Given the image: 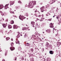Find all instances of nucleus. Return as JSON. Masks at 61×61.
<instances>
[{
  "label": "nucleus",
  "mask_w": 61,
  "mask_h": 61,
  "mask_svg": "<svg viewBox=\"0 0 61 61\" xmlns=\"http://www.w3.org/2000/svg\"><path fill=\"white\" fill-rule=\"evenodd\" d=\"M50 7V5L48 4H47V5L45 6V7L44 6H43L40 8L41 11V12H43L44 11H47V9L48 8L49 9V7Z\"/></svg>",
  "instance_id": "nucleus-1"
},
{
  "label": "nucleus",
  "mask_w": 61,
  "mask_h": 61,
  "mask_svg": "<svg viewBox=\"0 0 61 61\" xmlns=\"http://www.w3.org/2000/svg\"><path fill=\"white\" fill-rule=\"evenodd\" d=\"M36 1H32V2H30L29 3V5L28 6V7L30 8H32L34 6V5H36Z\"/></svg>",
  "instance_id": "nucleus-2"
},
{
  "label": "nucleus",
  "mask_w": 61,
  "mask_h": 61,
  "mask_svg": "<svg viewBox=\"0 0 61 61\" xmlns=\"http://www.w3.org/2000/svg\"><path fill=\"white\" fill-rule=\"evenodd\" d=\"M34 36L35 37L37 38V39H38L37 41L39 42L41 41V39L39 38V37H38V36H36H36L35 35H34Z\"/></svg>",
  "instance_id": "nucleus-3"
},
{
  "label": "nucleus",
  "mask_w": 61,
  "mask_h": 61,
  "mask_svg": "<svg viewBox=\"0 0 61 61\" xmlns=\"http://www.w3.org/2000/svg\"><path fill=\"white\" fill-rule=\"evenodd\" d=\"M19 18L20 20H22L21 19H25V18H26L25 17H24V16H23L21 15H20V16H19Z\"/></svg>",
  "instance_id": "nucleus-4"
},
{
  "label": "nucleus",
  "mask_w": 61,
  "mask_h": 61,
  "mask_svg": "<svg viewBox=\"0 0 61 61\" xmlns=\"http://www.w3.org/2000/svg\"><path fill=\"white\" fill-rule=\"evenodd\" d=\"M54 23H51L50 25V27L51 28H53L54 27Z\"/></svg>",
  "instance_id": "nucleus-5"
},
{
  "label": "nucleus",
  "mask_w": 61,
  "mask_h": 61,
  "mask_svg": "<svg viewBox=\"0 0 61 61\" xmlns=\"http://www.w3.org/2000/svg\"><path fill=\"white\" fill-rule=\"evenodd\" d=\"M8 5H9V4L5 5V6L4 9H6L7 8H9V7H8Z\"/></svg>",
  "instance_id": "nucleus-6"
},
{
  "label": "nucleus",
  "mask_w": 61,
  "mask_h": 61,
  "mask_svg": "<svg viewBox=\"0 0 61 61\" xmlns=\"http://www.w3.org/2000/svg\"><path fill=\"white\" fill-rule=\"evenodd\" d=\"M18 28V26H17V25H13V29H17Z\"/></svg>",
  "instance_id": "nucleus-7"
},
{
  "label": "nucleus",
  "mask_w": 61,
  "mask_h": 61,
  "mask_svg": "<svg viewBox=\"0 0 61 61\" xmlns=\"http://www.w3.org/2000/svg\"><path fill=\"white\" fill-rule=\"evenodd\" d=\"M10 49L11 51H13V50H15V48L14 47H10Z\"/></svg>",
  "instance_id": "nucleus-8"
},
{
  "label": "nucleus",
  "mask_w": 61,
  "mask_h": 61,
  "mask_svg": "<svg viewBox=\"0 0 61 61\" xmlns=\"http://www.w3.org/2000/svg\"><path fill=\"white\" fill-rule=\"evenodd\" d=\"M31 25H31L32 26H33V27H35V26L34 25H35V22H34V21H31Z\"/></svg>",
  "instance_id": "nucleus-9"
},
{
  "label": "nucleus",
  "mask_w": 61,
  "mask_h": 61,
  "mask_svg": "<svg viewBox=\"0 0 61 61\" xmlns=\"http://www.w3.org/2000/svg\"><path fill=\"white\" fill-rule=\"evenodd\" d=\"M61 43L60 42H58L57 43V46L58 47H59V46H61Z\"/></svg>",
  "instance_id": "nucleus-10"
},
{
  "label": "nucleus",
  "mask_w": 61,
  "mask_h": 61,
  "mask_svg": "<svg viewBox=\"0 0 61 61\" xmlns=\"http://www.w3.org/2000/svg\"><path fill=\"white\" fill-rule=\"evenodd\" d=\"M55 1H54L53 0H51L50 2V4H53V3H55Z\"/></svg>",
  "instance_id": "nucleus-11"
},
{
  "label": "nucleus",
  "mask_w": 61,
  "mask_h": 61,
  "mask_svg": "<svg viewBox=\"0 0 61 61\" xmlns=\"http://www.w3.org/2000/svg\"><path fill=\"white\" fill-rule=\"evenodd\" d=\"M46 32H48V33H50V32H51V31L50 30H46Z\"/></svg>",
  "instance_id": "nucleus-12"
},
{
  "label": "nucleus",
  "mask_w": 61,
  "mask_h": 61,
  "mask_svg": "<svg viewBox=\"0 0 61 61\" xmlns=\"http://www.w3.org/2000/svg\"><path fill=\"white\" fill-rule=\"evenodd\" d=\"M49 53L51 55H53L54 54V52H53L52 51H50Z\"/></svg>",
  "instance_id": "nucleus-13"
},
{
  "label": "nucleus",
  "mask_w": 61,
  "mask_h": 61,
  "mask_svg": "<svg viewBox=\"0 0 61 61\" xmlns=\"http://www.w3.org/2000/svg\"><path fill=\"white\" fill-rule=\"evenodd\" d=\"M4 7V6H3V5H0V9H2Z\"/></svg>",
  "instance_id": "nucleus-14"
},
{
  "label": "nucleus",
  "mask_w": 61,
  "mask_h": 61,
  "mask_svg": "<svg viewBox=\"0 0 61 61\" xmlns=\"http://www.w3.org/2000/svg\"><path fill=\"white\" fill-rule=\"evenodd\" d=\"M12 26L11 25H9L8 26V28L9 29H10V28H12Z\"/></svg>",
  "instance_id": "nucleus-15"
},
{
  "label": "nucleus",
  "mask_w": 61,
  "mask_h": 61,
  "mask_svg": "<svg viewBox=\"0 0 61 61\" xmlns=\"http://www.w3.org/2000/svg\"><path fill=\"white\" fill-rule=\"evenodd\" d=\"M7 25V24H4L3 25H2L4 27V28L5 27H6V25Z\"/></svg>",
  "instance_id": "nucleus-16"
},
{
  "label": "nucleus",
  "mask_w": 61,
  "mask_h": 61,
  "mask_svg": "<svg viewBox=\"0 0 61 61\" xmlns=\"http://www.w3.org/2000/svg\"><path fill=\"white\" fill-rule=\"evenodd\" d=\"M14 3H15V1H11L10 4L11 5H13L14 4Z\"/></svg>",
  "instance_id": "nucleus-17"
},
{
  "label": "nucleus",
  "mask_w": 61,
  "mask_h": 61,
  "mask_svg": "<svg viewBox=\"0 0 61 61\" xmlns=\"http://www.w3.org/2000/svg\"><path fill=\"white\" fill-rule=\"evenodd\" d=\"M15 42H16V44H18V43H19V44H19V41H18L16 40V41Z\"/></svg>",
  "instance_id": "nucleus-18"
},
{
  "label": "nucleus",
  "mask_w": 61,
  "mask_h": 61,
  "mask_svg": "<svg viewBox=\"0 0 61 61\" xmlns=\"http://www.w3.org/2000/svg\"><path fill=\"white\" fill-rule=\"evenodd\" d=\"M10 23L11 24H13L14 23V21L13 20H11L10 21Z\"/></svg>",
  "instance_id": "nucleus-19"
},
{
  "label": "nucleus",
  "mask_w": 61,
  "mask_h": 61,
  "mask_svg": "<svg viewBox=\"0 0 61 61\" xmlns=\"http://www.w3.org/2000/svg\"><path fill=\"white\" fill-rule=\"evenodd\" d=\"M6 41H8V40H9V39H10V38L9 37H6Z\"/></svg>",
  "instance_id": "nucleus-20"
},
{
  "label": "nucleus",
  "mask_w": 61,
  "mask_h": 61,
  "mask_svg": "<svg viewBox=\"0 0 61 61\" xmlns=\"http://www.w3.org/2000/svg\"><path fill=\"white\" fill-rule=\"evenodd\" d=\"M26 28L27 29V28H25V27H24L23 28L22 30H26Z\"/></svg>",
  "instance_id": "nucleus-21"
},
{
  "label": "nucleus",
  "mask_w": 61,
  "mask_h": 61,
  "mask_svg": "<svg viewBox=\"0 0 61 61\" xmlns=\"http://www.w3.org/2000/svg\"><path fill=\"white\" fill-rule=\"evenodd\" d=\"M25 15L27 17L28 16V13H26L25 14Z\"/></svg>",
  "instance_id": "nucleus-22"
},
{
  "label": "nucleus",
  "mask_w": 61,
  "mask_h": 61,
  "mask_svg": "<svg viewBox=\"0 0 61 61\" xmlns=\"http://www.w3.org/2000/svg\"><path fill=\"white\" fill-rule=\"evenodd\" d=\"M22 50V48L20 47H19L18 50Z\"/></svg>",
  "instance_id": "nucleus-23"
},
{
  "label": "nucleus",
  "mask_w": 61,
  "mask_h": 61,
  "mask_svg": "<svg viewBox=\"0 0 61 61\" xmlns=\"http://www.w3.org/2000/svg\"><path fill=\"white\" fill-rule=\"evenodd\" d=\"M26 45L27 46H30V44L29 43H27L26 44Z\"/></svg>",
  "instance_id": "nucleus-24"
},
{
  "label": "nucleus",
  "mask_w": 61,
  "mask_h": 61,
  "mask_svg": "<svg viewBox=\"0 0 61 61\" xmlns=\"http://www.w3.org/2000/svg\"><path fill=\"white\" fill-rule=\"evenodd\" d=\"M47 61H50V58H48L47 59Z\"/></svg>",
  "instance_id": "nucleus-25"
},
{
  "label": "nucleus",
  "mask_w": 61,
  "mask_h": 61,
  "mask_svg": "<svg viewBox=\"0 0 61 61\" xmlns=\"http://www.w3.org/2000/svg\"><path fill=\"white\" fill-rule=\"evenodd\" d=\"M30 59L31 61H34V58H31Z\"/></svg>",
  "instance_id": "nucleus-26"
},
{
  "label": "nucleus",
  "mask_w": 61,
  "mask_h": 61,
  "mask_svg": "<svg viewBox=\"0 0 61 61\" xmlns=\"http://www.w3.org/2000/svg\"><path fill=\"white\" fill-rule=\"evenodd\" d=\"M10 13H11V14H14V12H12V11H10Z\"/></svg>",
  "instance_id": "nucleus-27"
},
{
  "label": "nucleus",
  "mask_w": 61,
  "mask_h": 61,
  "mask_svg": "<svg viewBox=\"0 0 61 61\" xmlns=\"http://www.w3.org/2000/svg\"><path fill=\"white\" fill-rule=\"evenodd\" d=\"M21 60H23L24 59V57H23L22 56H21Z\"/></svg>",
  "instance_id": "nucleus-28"
},
{
  "label": "nucleus",
  "mask_w": 61,
  "mask_h": 61,
  "mask_svg": "<svg viewBox=\"0 0 61 61\" xmlns=\"http://www.w3.org/2000/svg\"><path fill=\"white\" fill-rule=\"evenodd\" d=\"M20 36V35H19V34H18L17 35V37L18 38H19V37Z\"/></svg>",
  "instance_id": "nucleus-29"
},
{
  "label": "nucleus",
  "mask_w": 61,
  "mask_h": 61,
  "mask_svg": "<svg viewBox=\"0 0 61 61\" xmlns=\"http://www.w3.org/2000/svg\"><path fill=\"white\" fill-rule=\"evenodd\" d=\"M58 10H59V9H58V8H57L56 10V12H58Z\"/></svg>",
  "instance_id": "nucleus-30"
},
{
  "label": "nucleus",
  "mask_w": 61,
  "mask_h": 61,
  "mask_svg": "<svg viewBox=\"0 0 61 61\" xmlns=\"http://www.w3.org/2000/svg\"><path fill=\"white\" fill-rule=\"evenodd\" d=\"M51 20H52V18H51V19H50L47 20V21H51Z\"/></svg>",
  "instance_id": "nucleus-31"
},
{
  "label": "nucleus",
  "mask_w": 61,
  "mask_h": 61,
  "mask_svg": "<svg viewBox=\"0 0 61 61\" xmlns=\"http://www.w3.org/2000/svg\"><path fill=\"white\" fill-rule=\"evenodd\" d=\"M11 46H13L14 45V43L12 42L11 43Z\"/></svg>",
  "instance_id": "nucleus-32"
},
{
  "label": "nucleus",
  "mask_w": 61,
  "mask_h": 61,
  "mask_svg": "<svg viewBox=\"0 0 61 61\" xmlns=\"http://www.w3.org/2000/svg\"><path fill=\"white\" fill-rule=\"evenodd\" d=\"M26 36V33L25 34V35H24V38H25Z\"/></svg>",
  "instance_id": "nucleus-33"
},
{
  "label": "nucleus",
  "mask_w": 61,
  "mask_h": 61,
  "mask_svg": "<svg viewBox=\"0 0 61 61\" xmlns=\"http://www.w3.org/2000/svg\"><path fill=\"white\" fill-rule=\"evenodd\" d=\"M56 19H59V17L57 16H56Z\"/></svg>",
  "instance_id": "nucleus-34"
},
{
  "label": "nucleus",
  "mask_w": 61,
  "mask_h": 61,
  "mask_svg": "<svg viewBox=\"0 0 61 61\" xmlns=\"http://www.w3.org/2000/svg\"><path fill=\"white\" fill-rule=\"evenodd\" d=\"M11 32H12V31H11V30H10V32H8V34H9V33H11Z\"/></svg>",
  "instance_id": "nucleus-35"
},
{
  "label": "nucleus",
  "mask_w": 61,
  "mask_h": 61,
  "mask_svg": "<svg viewBox=\"0 0 61 61\" xmlns=\"http://www.w3.org/2000/svg\"><path fill=\"white\" fill-rule=\"evenodd\" d=\"M35 16H36V17H38V16H37V14L36 13L35 14Z\"/></svg>",
  "instance_id": "nucleus-36"
},
{
  "label": "nucleus",
  "mask_w": 61,
  "mask_h": 61,
  "mask_svg": "<svg viewBox=\"0 0 61 61\" xmlns=\"http://www.w3.org/2000/svg\"><path fill=\"white\" fill-rule=\"evenodd\" d=\"M42 60L43 61H45V60H46V59L44 58H43L42 59Z\"/></svg>",
  "instance_id": "nucleus-37"
},
{
  "label": "nucleus",
  "mask_w": 61,
  "mask_h": 61,
  "mask_svg": "<svg viewBox=\"0 0 61 61\" xmlns=\"http://www.w3.org/2000/svg\"><path fill=\"white\" fill-rule=\"evenodd\" d=\"M18 3L20 4H21V3H22V2H21L20 1H19Z\"/></svg>",
  "instance_id": "nucleus-38"
},
{
  "label": "nucleus",
  "mask_w": 61,
  "mask_h": 61,
  "mask_svg": "<svg viewBox=\"0 0 61 61\" xmlns=\"http://www.w3.org/2000/svg\"><path fill=\"white\" fill-rule=\"evenodd\" d=\"M1 15L2 16H3V15H4V14L3 13V12H2V13H1Z\"/></svg>",
  "instance_id": "nucleus-39"
},
{
  "label": "nucleus",
  "mask_w": 61,
  "mask_h": 61,
  "mask_svg": "<svg viewBox=\"0 0 61 61\" xmlns=\"http://www.w3.org/2000/svg\"><path fill=\"white\" fill-rule=\"evenodd\" d=\"M13 16L15 17H16V18H17V17L15 15H13Z\"/></svg>",
  "instance_id": "nucleus-40"
},
{
  "label": "nucleus",
  "mask_w": 61,
  "mask_h": 61,
  "mask_svg": "<svg viewBox=\"0 0 61 61\" xmlns=\"http://www.w3.org/2000/svg\"><path fill=\"white\" fill-rule=\"evenodd\" d=\"M45 19L44 18H43V17H42L41 18V19H42V20H44Z\"/></svg>",
  "instance_id": "nucleus-41"
},
{
  "label": "nucleus",
  "mask_w": 61,
  "mask_h": 61,
  "mask_svg": "<svg viewBox=\"0 0 61 61\" xmlns=\"http://www.w3.org/2000/svg\"><path fill=\"white\" fill-rule=\"evenodd\" d=\"M55 28H53V33H54V30H55Z\"/></svg>",
  "instance_id": "nucleus-42"
},
{
  "label": "nucleus",
  "mask_w": 61,
  "mask_h": 61,
  "mask_svg": "<svg viewBox=\"0 0 61 61\" xmlns=\"http://www.w3.org/2000/svg\"><path fill=\"white\" fill-rule=\"evenodd\" d=\"M31 51H32V52H33V51H34V50H33V49H31Z\"/></svg>",
  "instance_id": "nucleus-43"
},
{
  "label": "nucleus",
  "mask_w": 61,
  "mask_h": 61,
  "mask_svg": "<svg viewBox=\"0 0 61 61\" xmlns=\"http://www.w3.org/2000/svg\"><path fill=\"white\" fill-rule=\"evenodd\" d=\"M42 51L43 52L44 51V48H42Z\"/></svg>",
  "instance_id": "nucleus-44"
},
{
  "label": "nucleus",
  "mask_w": 61,
  "mask_h": 61,
  "mask_svg": "<svg viewBox=\"0 0 61 61\" xmlns=\"http://www.w3.org/2000/svg\"><path fill=\"white\" fill-rule=\"evenodd\" d=\"M52 43H55V41H53L52 42Z\"/></svg>",
  "instance_id": "nucleus-45"
},
{
  "label": "nucleus",
  "mask_w": 61,
  "mask_h": 61,
  "mask_svg": "<svg viewBox=\"0 0 61 61\" xmlns=\"http://www.w3.org/2000/svg\"><path fill=\"white\" fill-rule=\"evenodd\" d=\"M24 10H21V12H23V11Z\"/></svg>",
  "instance_id": "nucleus-46"
},
{
  "label": "nucleus",
  "mask_w": 61,
  "mask_h": 61,
  "mask_svg": "<svg viewBox=\"0 0 61 61\" xmlns=\"http://www.w3.org/2000/svg\"><path fill=\"white\" fill-rule=\"evenodd\" d=\"M8 19H7L5 21H6V22H8Z\"/></svg>",
  "instance_id": "nucleus-47"
},
{
  "label": "nucleus",
  "mask_w": 61,
  "mask_h": 61,
  "mask_svg": "<svg viewBox=\"0 0 61 61\" xmlns=\"http://www.w3.org/2000/svg\"><path fill=\"white\" fill-rule=\"evenodd\" d=\"M37 12V10L36 9V10H35V13H36V12Z\"/></svg>",
  "instance_id": "nucleus-48"
},
{
  "label": "nucleus",
  "mask_w": 61,
  "mask_h": 61,
  "mask_svg": "<svg viewBox=\"0 0 61 61\" xmlns=\"http://www.w3.org/2000/svg\"><path fill=\"white\" fill-rule=\"evenodd\" d=\"M7 55V52H6L5 53V55L6 56Z\"/></svg>",
  "instance_id": "nucleus-49"
},
{
  "label": "nucleus",
  "mask_w": 61,
  "mask_h": 61,
  "mask_svg": "<svg viewBox=\"0 0 61 61\" xmlns=\"http://www.w3.org/2000/svg\"><path fill=\"white\" fill-rule=\"evenodd\" d=\"M38 16H39V17H41V15H39Z\"/></svg>",
  "instance_id": "nucleus-50"
},
{
  "label": "nucleus",
  "mask_w": 61,
  "mask_h": 61,
  "mask_svg": "<svg viewBox=\"0 0 61 61\" xmlns=\"http://www.w3.org/2000/svg\"><path fill=\"white\" fill-rule=\"evenodd\" d=\"M2 61H5V60L4 59H3Z\"/></svg>",
  "instance_id": "nucleus-51"
},
{
  "label": "nucleus",
  "mask_w": 61,
  "mask_h": 61,
  "mask_svg": "<svg viewBox=\"0 0 61 61\" xmlns=\"http://www.w3.org/2000/svg\"><path fill=\"white\" fill-rule=\"evenodd\" d=\"M40 5H42L43 4V3L42 2H41L40 3Z\"/></svg>",
  "instance_id": "nucleus-52"
},
{
  "label": "nucleus",
  "mask_w": 61,
  "mask_h": 61,
  "mask_svg": "<svg viewBox=\"0 0 61 61\" xmlns=\"http://www.w3.org/2000/svg\"><path fill=\"white\" fill-rule=\"evenodd\" d=\"M2 51V50H1V49L0 48V52H1Z\"/></svg>",
  "instance_id": "nucleus-53"
},
{
  "label": "nucleus",
  "mask_w": 61,
  "mask_h": 61,
  "mask_svg": "<svg viewBox=\"0 0 61 61\" xmlns=\"http://www.w3.org/2000/svg\"><path fill=\"white\" fill-rule=\"evenodd\" d=\"M55 14H54V16H53V17H55Z\"/></svg>",
  "instance_id": "nucleus-54"
},
{
  "label": "nucleus",
  "mask_w": 61,
  "mask_h": 61,
  "mask_svg": "<svg viewBox=\"0 0 61 61\" xmlns=\"http://www.w3.org/2000/svg\"><path fill=\"white\" fill-rule=\"evenodd\" d=\"M55 31H57V30H56V29H55Z\"/></svg>",
  "instance_id": "nucleus-55"
},
{
  "label": "nucleus",
  "mask_w": 61,
  "mask_h": 61,
  "mask_svg": "<svg viewBox=\"0 0 61 61\" xmlns=\"http://www.w3.org/2000/svg\"><path fill=\"white\" fill-rule=\"evenodd\" d=\"M0 13H2V11H0Z\"/></svg>",
  "instance_id": "nucleus-56"
},
{
  "label": "nucleus",
  "mask_w": 61,
  "mask_h": 61,
  "mask_svg": "<svg viewBox=\"0 0 61 61\" xmlns=\"http://www.w3.org/2000/svg\"><path fill=\"white\" fill-rule=\"evenodd\" d=\"M15 60H16V57H15Z\"/></svg>",
  "instance_id": "nucleus-57"
},
{
  "label": "nucleus",
  "mask_w": 61,
  "mask_h": 61,
  "mask_svg": "<svg viewBox=\"0 0 61 61\" xmlns=\"http://www.w3.org/2000/svg\"><path fill=\"white\" fill-rule=\"evenodd\" d=\"M11 41H13V39H11Z\"/></svg>",
  "instance_id": "nucleus-58"
},
{
  "label": "nucleus",
  "mask_w": 61,
  "mask_h": 61,
  "mask_svg": "<svg viewBox=\"0 0 61 61\" xmlns=\"http://www.w3.org/2000/svg\"><path fill=\"white\" fill-rule=\"evenodd\" d=\"M46 49H47V47H46Z\"/></svg>",
  "instance_id": "nucleus-59"
},
{
  "label": "nucleus",
  "mask_w": 61,
  "mask_h": 61,
  "mask_svg": "<svg viewBox=\"0 0 61 61\" xmlns=\"http://www.w3.org/2000/svg\"><path fill=\"white\" fill-rule=\"evenodd\" d=\"M36 20H39V19H38L37 18H36Z\"/></svg>",
  "instance_id": "nucleus-60"
},
{
  "label": "nucleus",
  "mask_w": 61,
  "mask_h": 61,
  "mask_svg": "<svg viewBox=\"0 0 61 61\" xmlns=\"http://www.w3.org/2000/svg\"><path fill=\"white\" fill-rule=\"evenodd\" d=\"M42 17H43V16H44V15H43V14L42 15Z\"/></svg>",
  "instance_id": "nucleus-61"
},
{
  "label": "nucleus",
  "mask_w": 61,
  "mask_h": 61,
  "mask_svg": "<svg viewBox=\"0 0 61 61\" xmlns=\"http://www.w3.org/2000/svg\"><path fill=\"white\" fill-rule=\"evenodd\" d=\"M57 2H58V3H60V2L59 1H57Z\"/></svg>",
  "instance_id": "nucleus-62"
},
{
  "label": "nucleus",
  "mask_w": 61,
  "mask_h": 61,
  "mask_svg": "<svg viewBox=\"0 0 61 61\" xmlns=\"http://www.w3.org/2000/svg\"><path fill=\"white\" fill-rule=\"evenodd\" d=\"M46 16H48V15L47 14H46Z\"/></svg>",
  "instance_id": "nucleus-63"
},
{
  "label": "nucleus",
  "mask_w": 61,
  "mask_h": 61,
  "mask_svg": "<svg viewBox=\"0 0 61 61\" xmlns=\"http://www.w3.org/2000/svg\"><path fill=\"white\" fill-rule=\"evenodd\" d=\"M60 21L61 22V19H60Z\"/></svg>",
  "instance_id": "nucleus-64"
}]
</instances>
